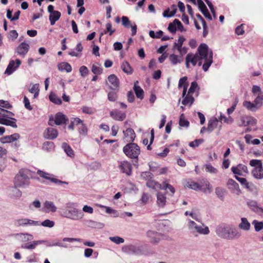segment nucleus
Segmentation results:
<instances>
[{
  "label": "nucleus",
  "mask_w": 263,
  "mask_h": 263,
  "mask_svg": "<svg viewBox=\"0 0 263 263\" xmlns=\"http://www.w3.org/2000/svg\"><path fill=\"white\" fill-rule=\"evenodd\" d=\"M235 33L238 35L244 34L245 30L243 29V24H241L236 27L235 29Z\"/></svg>",
  "instance_id": "774afa93"
},
{
  "label": "nucleus",
  "mask_w": 263,
  "mask_h": 263,
  "mask_svg": "<svg viewBox=\"0 0 263 263\" xmlns=\"http://www.w3.org/2000/svg\"><path fill=\"white\" fill-rule=\"evenodd\" d=\"M194 232H197L199 234H208L210 232L208 227L203 228L202 226H197L196 227V229Z\"/></svg>",
  "instance_id": "a19ab883"
},
{
  "label": "nucleus",
  "mask_w": 263,
  "mask_h": 263,
  "mask_svg": "<svg viewBox=\"0 0 263 263\" xmlns=\"http://www.w3.org/2000/svg\"><path fill=\"white\" fill-rule=\"evenodd\" d=\"M30 174V172L29 170L23 168L19 171L18 173L15 176H19L21 178H23L24 180L30 182L29 177Z\"/></svg>",
  "instance_id": "4be33fe9"
},
{
  "label": "nucleus",
  "mask_w": 263,
  "mask_h": 263,
  "mask_svg": "<svg viewBox=\"0 0 263 263\" xmlns=\"http://www.w3.org/2000/svg\"><path fill=\"white\" fill-rule=\"evenodd\" d=\"M78 132L80 134L83 136H85L87 134V128L84 123L78 127Z\"/></svg>",
  "instance_id": "8fccbe9b"
},
{
  "label": "nucleus",
  "mask_w": 263,
  "mask_h": 263,
  "mask_svg": "<svg viewBox=\"0 0 263 263\" xmlns=\"http://www.w3.org/2000/svg\"><path fill=\"white\" fill-rule=\"evenodd\" d=\"M58 135V130L52 127L47 128L44 133V137L45 139L53 140L55 139Z\"/></svg>",
  "instance_id": "ddd939ff"
},
{
  "label": "nucleus",
  "mask_w": 263,
  "mask_h": 263,
  "mask_svg": "<svg viewBox=\"0 0 263 263\" xmlns=\"http://www.w3.org/2000/svg\"><path fill=\"white\" fill-rule=\"evenodd\" d=\"M198 53H188L186 58H189V62L195 66L198 61L204 60L205 62L202 65V69L206 71L213 62V52L210 50L205 44H201L198 48Z\"/></svg>",
  "instance_id": "f257e3e1"
},
{
  "label": "nucleus",
  "mask_w": 263,
  "mask_h": 263,
  "mask_svg": "<svg viewBox=\"0 0 263 263\" xmlns=\"http://www.w3.org/2000/svg\"><path fill=\"white\" fill-rule=\"evenodd\" d=\"M228 185L230 186V189H234L238 193L240 192L239 184L234 180L229 179L228 181Z\"/></svg>",
  "instance_id": "2f4dec72"
},
{
  "label": "nucleus",
  "mask_w": 263,
  "mask_h": 263,
  "mask_svg": "<svg viewBox=\"0 0 263 263\" xmlns=\"http://www.w3.org/2000/svg\"><path fill=\"white\" fill-rule=\"evenodd\" d=\"M91 71L96 75L100 74L102 72V68L93 64L92 66Z\"/></svg>",
  "instance_id": "5fc2aeb1"
},
{
  "label": "nucleus",
  "mask_w": 263,
  "mask_h": 263,
  "mask_svg": "<svg viewBox=\"0 0 263 263\" xmlns=\"http://www.w3.org/2000/svg\"><path fill=\"white\" fill-rule=\"evenodd\" d=\"M157 202L159 206L163 207L166 203V197L162 193L159 192L157 195Z\"/></svg>",
  "instance_id": "a878e982"
},
{
  "label": "nucleus",
  "mask_w": 263,
  "mask_h": 263,
  "mask_svg": "<svg viewBox=\"0 0 263 263\" xmlns=\"http://www.w3.org/2000/svg\"><path fill=\"white\" fill-rule=\"evenodd\" d=\"M43 242H44V241L42 240H34L31 243H25L24 245H22L21 247L23 249H34L35 248L36 246L42 244Z\"/></svg>",
  "instance_id": "393cba45"
},
{
  "label": "nucleus",
  "mask_w": 263,
  "mask_h": 263,
  "mask_svg": "<svg viewBox=\"0 0 263 263\" xmlns=\"http://www.w3.org/2000/svg\"><path fill=\"white\" fill-rule=\"evenodd\" d=\"M175 14V12L174 11H170V9L168 8L163 13V16L165 17H171Z\"/></svg>",
  "instance_id": "680f3d73"
},
{
  "label": "nucleus",
  "mask_w": 263,
  "mask_h": 263,
  "mask_svg": "<svg viewBox=\"0 0 263 263\" xmlns=\"http://www.w3.org/2000/svg\"><path fill=\"white\" fill-rule=\"evenodd\" d=\"M216 233L219 236L228 239L239 238L241 235L237 229L230 227L220 226L217 228Z\"/></svg>",
  "instance_id": "f03ea898"
},
{
  "label": "nucleus",
  "mask_w": 263,
  "mask_h": 263,
  "mask_svg": "<svg viewBox=\"0 0 263 263\" xmlns=\"http://www.w3.org/2000/svg\"><path fill=\"white\" fill-rule=\"evenodd\" d=\"M256 106L259 108L263 104V92H260L258 93L257 97L254 101Z\"/></svg>",
  "instance_id": "e433bc0d"
},
{
  "label": "nucleus",
  "mask_w": 263,
  "mask_h": 263,
  "mask_svg": "<svg viewBox=\"0 0 263 263\" xmlns=\"http://www.w3.org/2000/svg\"><path fill=\"white\" fill-rule=\"evenodd\" d=\"M225 192V190L223 189L220 187H217L215 189L216 194L221 200L223 199Z\"/></svg>",
  "instance_id": "49530a36"
},
{
  "label": "nucleus",
  "mask_w": 263,
  "mask_h": 263,
  "mask_svg": "<svg viewBox=\"0 0 263 263\" xmlns=\"http://www.w3.org/2000/svg\"><path fill=\"white\" fill-rule=\"evenodd\" d=\"M30 182L24 180L23 178H21L19 176H15L14 180V187H20L25 185H29Z\"/></svg>",
  "instance_id": "a211bd4d"
},
{
  "label": "nucleus",
  "mask_w": 263,
  "mask_h": 263,
  "mask_svg": "<svg viewBox=\"0 0 263 263\" xmlns=\"http://www.w3.org/2000/svg\"><path fill=\"white\" fill-rule=\"evenodd\" d=\"M108 80L110 83V88L114 90H118L120 85V81L118 77L114 74L108 77Z\"/></svg>",
  "instance_id": "f8f14e48"
},
{
  "label": "nucleus",
  "mask_w": 263,
  "mask_h": 263,
  "mask_svg": "<svg viewBox=\"0 0 263 263\" xmlns=\"http://www.w3.org/2000/svg\"><path fill=\"white\" fill-rule=\"evenodd\" d=\"M68 214L67 217L73 220H79L82 219L84 216L83 212L76 208L69 210Z\"/></svg>",
  "instance_id": "9b49d317"
},
{
  "label": "nucleus",
  "mask_w": 263,
  "mask_h": 263,
  "mask_svg": "<svg viewBox=\"0 0 263 263\" xmlns=\"http://www.w3.org/2000/svg\"><path fill=\"white\" fill-rule=\"evenodd\" d=\"M49 98L50 101L55 104L60 105L62 103L61 99L54 93H51L49 96Z\"/></svg>",
  "instance_id": "4c0bfd02"
},
{
  "label": "nucleus",
  "mask_w": 263,
  "mask_h": 263,
  "mask_svg": "<svg viewBox=\"0 0 263 263\" xmlns=\"http://www.w3.org/2000/svg\"><path fill=\"white\" fill-rule=\"evenodd\" d=\"M110 115L114 120L120 121H123L126 118V114L118 110L110 111Z\"/></svg>",
  "instance_id": "dca6fc26"
},
{
  "label": "nucleus",
  "mask_w": 263,
  "mask_h": 263,
  "mask_svg": "<svg viewBox=\"0 0 263 263\" xmlns=\"http://www.w3.org/2000/svg\"><path fill=\"white\" fill-rule=\"evenodd\" d=\"M252 224L254 226L255 230L256 232H259L263 229V222L258 221L256 220H254L252 222Z\"/></svg>",
  "instance_id": "de8ad7c7"
},
{
  "label": "nucleus",
  "mask_w": 263,
  "mask_h": 263,
  "mask_svg": "<svg viewBox=\"0 0 263 263\" xmlns=\"http://www.w3.org/2000/svg\"><path fill=\"white\" fill-rule=\"evenodd\" d=\"M107 99L109 101L115 102L118 99V94L114 91H109L107 94Z\"/></svg>",
  "instance_id": "c03bdc74"
},
{
  "label": "nucleus",
  "mask_w": 263,
  "mask_h": 263,
  "mask_svg": "<svg viewBox=\"0 0 263 263\" xmlns=\"http://www.w3.org/2000/svg\"><path fill=\"white\" fill-rule=\"evenodd\" d=\"M105 208V211L108 214H112L115 217H118L119 215V213L117 211L114 209H111L108 206H104Z\"/></svg>",
  "instance_id": "0e129e2a"
},
{
  "label": "nucleus",
  "mask_w": 263,
  "mask_h": 263,
  "mask_svg": "<svg viewBox=\"0 0 263 263\" xmlns=\"http://www.w3.org/2000/svg\"><path fill=\"white\" fill-rule=\"evenodd\" d=\"M189 124V122L185 119L184 114H181L179 119V125L182 127H188Z\"/></svg>",
  "instance_id": "a18cd8bd"
},
{
  "label": "nucleus",
  "mask_w": 263,
  "mask_h": 263,
  "mask_svg": "<svg viewBox=\"0 0 263 263\" xmlns=\"http://www.w3.org/2000/svg\"><path fill=\"white\" fill-rule=\"evenodd\" d=\"M205 171L210 173L216 174L217 172L216 168L214 167L211 164H206L205 166Z\"/></svg>",
  "instance_id": "4d7b16f0"
},
{
  "label": "nucleus",
  "mask_w": 263,
  "mask_h": 263,
  "mask_svg": "<svg viewBox=\"0 0 263 263\" xmlns=\"http://www.w3.org/2000/svg\"><path fill=\"white\" fill-rule=\"evenodd\" d=\"M18 223L20 226H25L27 224H36L37 222L28 219H21L18 220Z\"/></svg>",
  "instance_id": "ea45409f"
},
{
  "label": "nucleus",
  "mask_w": 263,
  "mask_h": 263,
  "mask_svg": "<svg viewBox=\"0 0 263 263\" xmlns=\"http://www.w3.org/2000/svg\"><path fill=\"white\" fill-rule=\"evenodd\" d=\"M253 176L257 179H263V167L262 165L256 167L252 171Z\"/></svg>",
  "instance_id": "f3484780"
},
{
  "label": "nucleus",
  "mask_w": 263,
  "mask_h": 263,
  "mask_svg": "<svg viewBox=\"0 0 263 263\" xmlns=\"http://www.w3.org/2000/svg\"><path fill=\"white\" fill-rule=\"evenodd\" d=\"M255 119L251 117H242L240 119V125L246 126L249 125H253L255 123Z\"/></svg>",
  "instance_id": "412c9836"
},
{
  "label": "nucleus",
  "mask_w": 263,
  "mask_h": 263,
  "mask_svg": "<svg viewBox=\"0 0 263 263\" xmlns=\"http://www.w3.org/2000/svg\"><path fill=\"white\" fill-rule=\"evenodd\" d=\"M194 101V97L188 93L184 99L182 100V104L184 105H189L191 106L193 103Z\"/></svg>",
  "instance_id": "72a5a7b5"
},
{
  "label": "nucleus",
  "mask_w": 263,
  "mask_h": 263,
  "mask_svg": "<svg viewBox=\"0 0 263 263\" xmlns=\"http://www.w3.org/2000/svg\"><path fill=\"white\" fill-rule=\"evenodd\" d=\"M124 138L127 142H133L135 138L136 134L133 129L131 128H127L125 131H123Z\"/></svg>",
  "instance_id": "2eb2a0df"
},
{
  "label": "nucleus",
  "mask_w": 263,
  "mask_h": 263,
  "mask_svg": "<svg viewBox=\"0 0 263 263\" xmlns=\"http://www.w3.org/2000/svg\"><path fill=\"white\" fill-rule=\"evenodd\" d=\"M116 31V30L115 29L112 28V25L110 23H107L106 24V29L104 31V33H101V36H102L104 34H107L108 33L110 36L112 35V34ZM101 37L100 39H101Z\"/></svg>",
  "instance_id": "473e14b6"
},
{
  "label": "nucleus",
  "mask_w": 263,
  "mask_h": 263,
  "mask_svg": "<svg viewBox=\"0 0 263 263\" xmlns=\"http://www.w3.org/2000/svg\"><path fill=\"white\" fill-rule=\"evenodd\" d=\"M42 225L44 227L52 228L54 225V222L49 219H46L42 222Z\"/></svg>",
  "instance_id": "69168bd1"
},
{
  "label": "nucleus",
  "mask_w": 263,
  "mask_h": 263,
  "mask_svg": "<svg viewBox=\"0 0 263 263\" xmlns=\"http://www.w3.org/2000/svg\"><path fill=\"white\" fill-rule=\"evenodd\" d=\"M122 20V25L126 28H128L130 27L131 25V22L129 20L128 17L125 16H123L121 17Z\"/></svg>",
  "instance_id": "09e8293b"
},
{
  "label": "nucleus",
  "mask_w": 263,
  "mask_h": 263,
  "mask_svg": "<svg viewBox=\"0 0 263 263\" xmlns=\"http://www.w3.org/2000/svg\"><path fill=\"white\" fill-rule=\"evenodd\" d=\"M44 206L48 210V212H55L57 209L53 202L49 201H46L44 203Z\"/></svg>",
  "instance_id": "f704fd0d"
},
{
  "label": "nucleus",
  "mask_w": 263,
  "mask_h": 263,
  "mask_svg": "<svg viewBox=\"0 0 263 263\" xmlns=\"http://www.w3.org/2000/svg\"><path fill=\"white\" fill-rule=\"evenodd\" d=\"M218 120L216 118L212 119L208 122V127L206 128L207 130L211 132H212L217 126Z\"/></svg>",
  "instance_id": "c756f323"
},
{
  "label": "nucleus",
  "mask_w": 263,
  "mask_h": 263,
  "mask_svg": "<svg viewBox=\"0 0 263 263\" xmlns=\"http://www.w3.org/2000/svg\"><path fill=\"white\" fill-rule=\"evenodd\" d=\"M235 178L237 180H238L242 185H244L245 187L249 190H251L250 186V183L247 181V179L245 178H240L238 177L237 176H235Z\"/></svg>",
  "instance_id": "58836bf2"
},
{
  "label": "nucleus",
  "mask_w": 263,
  "mask_h": 263,
  "mask_svg": "<svg viewBox=\"0 0 263 263\" xmlns=\"http://www.w3.org/2000/svg\"><path fill=\"white\" fill-rule=\"evenodd\" d=\"M20 138V135L18 134L15 133L11 135L4 137L2 139V141L3 143H11L17 140Z\"/></svg>",
  "instance_id": "aec40b11"
},
{
  "label": "nucleus",
  "mask_w": 263,
  "mask_h": 263,
  "mask_svg": "<svg viewBox=\"0 0 263 263\" xmlns=\"http://www.w3.org/2000/svg\"><path fill=\"white\" fill-rule=\"evenodd\" d=\"M163 34V32L161 30H159L156 32L154 31L151 30L149 32V36L153 39H160Z\"/></svg>",
  "instance_id": "37998d69"
},
{
  "label": "nucleus",
  "mask_w": 263,
  "mask_h": 263,
  "mask_svg": "<svg viewBox=\"0 0 263 263\" xmlns=\"http://www.w3.org/2000/svg\"><path fill=\"white\" fill-rule=\"evenodd\" d=\"M146 236L151 243L156 244L163 238L164 235L156 231L149 230L146 233Z\"/></svg>",
  "instance_id": "423d86ee"
},
{
  "label": "nucleus",
  "mask_w": 263,
  "mask_h": 263,
  "mask_svg": "<svg viewBox=\"0 0 263 263\" xmlns=\"http://www.w3.org/2000/svg\"><path fill=\"white\" fill-rule=\"evenodd\" d=\"M59 70H65L67 72H70L72 71V67L71 65L67 62H62L58 65Z\"/></svg>",
  "instance_id": "cd10ccee"
},
{
  "label": "nucleus",
  "mask_w": 263,
  "mask_h": 263,
  "mask_svg": "<svg viewBox=\"0 0 263 263\" xmlns=\"http://www.w3.org/2000/svg\"><path fill=\"white\" fill-rule=\"evenodd\" d=\"M186 186L195 191H201L204 193H211L212 191L210 184L208 181L205 183V186H203L192 180H190L187 181Z\"/></svg>",
  "instance_id": "20e7f679"
},
{
  "label": "nucleus",
  "mask_w": 263,
  "mask_h": 263,
  "mask_svg": "<svg viewBox=\"0 0 263 263\" xmlns=\"http://www.w3.org/2000/svg\"><path fill=\"white\" fill-rule=\"evenodd\" d=\"M241 223L239 225V227L244 230L248 231L250 228V223L248 222L246 218H241Z\"/></svg>",
  "instance_id": "7c9ffc66"
},
{
  "label": "nucleus",
  "mask_w": 263,
  "mask_h": 263,
  "mask_svg": "<svg viewBox=\"0 0 263 263\" xmlns=\"http://www.w3.org/2000/svg\"><path fill=\"white\" fill-rule=\"evenodd\" d=\"M203 142V139H196L194 141L191 142L189 143V145H190V146L194 148V147L198 146Z\"/></svg>",
  "instance_id": "6e6d98bb"
},
{
  "label": "nucleus",
  "mask_w": 263,
  "mask_h": 263,
  "mask_svg": "<svg viewBox=\"0 0 263 263\" xmlns=\"http://www.w3.org/2000/svg\"><path fill=\"white\" fill-rule=\"evenodd\" d=\"M169 60L173 65H176L178 63H180L178 56L174 54H172L170 55Z\"/></svg>",
  "instance_id": "bf43d9fd"
},
{
  "label": "nucleus",
  "mask_w": 263,
  "mask_h": 263,
  "mask_svg": "<svg viewBox=\"0 0 263 263\" xmlns=\"http://www.w3.org/2000/svg\"><path fill=\"white\" fill-rule=\"evenodd\" d=\"M37 174L42 178L50 180L51 182L57 184L62 185L63 184H68V183L66 181H63L59 180L57 178H53L52 175H51L48 173L43 172L41 170L37 171Z\"/></svg>",
  "instance_id": "39448f33"
},
{
  "label": "nucleus",
  "mask_w": 263,
  "mask_h": 263,
  "mask_svg": "<svg viewBox=\"0 0 263 263\" xmlns=\"http://www.w3.org/2000/svg\"><path fill=\"white\" fill-rule=\"evenodd\" d=\"M119 168L123 173L127 176H130L132 172V166L130 162L127 161H123L120 162Z\"/></svg>",
  "instance_id": "1a4fd4ad"
},
{
  "label": "nucleus",
  "mask_w": 263,
  "mask_h": 263,
  "mask_svg": "<svg viewBox=\"0 0 263 263\" xmlns=\"http://www.w3.org/2000/svg\"><path fill=\"white\" fill-rule=\"evenodd\" d=\"M162 189L164 190L168 189L171 192L172 195H173L175 192V188L172 185L165 182H163V186Z\"/></svg>",
  "instance_id": "864d4df0"
},
{
  "label": "nucleus",
  "mask_w": 263,
  "mask_h": 263,
  "mask_svg": "<svg viewBox=\"0 0 263 263\" xmlns=\"http://www.w3.org/2000/svg\"><path fill=\"white\" fill-rule=\"evenodd\" d=\"M250 165L252 167H259L262 165V163L260 160L256 159H252L250 161Z\"/></svg>",
  "instance_id": "e2e57ef3"
},
{
  "label": "nucleus",
  "mask_w": 263,
  "mask_h": 263,
  "mask_svg": "<svg viewBox=\"0 0 263 263\" xmlns=\"http://www.w3.org/2000/svg\"><path fill=\"white\" fill-rule=\"evenodd\" d=\"M82 110L83 113L87 114L88 115H92L94 112V111L92 108L86 106H82Z\"/></svg>",
  "instance_id": "052dcab7"
},
{
  "label": "nucleus",
  "mask_w": 263,
  "mask_h": 263,
  "mask_svg": "<svg viewBox=\"0 0 263 263\" xmlns=\"http://www.w3.org/2000/svg\"><path fill=\"white\" fill-rule=\"evenodd\" d=\"M79 71L81 76L83 77H85L88 74L89 70L86 66H82L79 68Z\"/></svg>",
  "instance_id": "3c124183"
},
{
  "label": "nucleus",
  "mask_w": 263,
  "mask_h": 263,
  "mask_svg": "<svg viewBox=\"0 0 263 263\" xmlns=\"http://www.w3.org/2000/svg\"><path fill=\"white\" fill-rule=\"evenodd\" d=\"M62 147L64 148L65 152L68 156L70 157H73L74 156V152L71 147L66 143H63Z\"/></svg>",
  "instance_id": "c9c22d12"
},
{
  "label": "nucleus",
  "mask_w": 263,
  "mask_h": 263,
  "mask_svg": "<svg viewBox=\"0 0 263 263\" xmlns=\"http://www.w3.org/2000/svg\"><path fill=\"white\" fill-rule=\"evenodd\" d=\"M198 87V84L196 81L191 83V86L189 89L188 93L191 94L195 92Z\"/></svg>",
  "instance_id": "338daca9"
},
{
  "label": "nucleus",
  "mask_w": 263,
  "mask_h": 263,
  "mask_svg": "<svg viewBox=\"0 0 263 263\" xmlns=\"http://www.w3.org/2000/svg\"><path fill=\"white\" fill-rule=\"evenodd\" d=\"M61 15V13L59 11H55L50 14L49 19L51 25H54L55 22L59 20Z\"/></svg>",
  "instance_id": "5701e85b"
},
{
  "label": "nucleus",
  "mask_w": 263,
  "mask_h": 263,
  "mask_svg": "<svg viewBox=\"0 0 263 263\" xmlns=\"http://www.w3.org/2000/svg\"><path fill=\"white\" fill-rule=\"evenodd\" d=\"M184 41L185 38L183 36H180L178 39V43H175L174 44V46L177 47L180 52H181L182 46Z\"/></svg>",
  "instance_id": "79ce46f5"
},
{
  "label": "nucleus",
  "mask_w": 263,
  "mask_h": 263,
  "mask_svg": "<svg viewBox=\"0 0 263 263\" xmlns=\"http://www.w3.org/2000/svg\"><path fill=\"white\" fill-rule=\"evenodd\" d=\"M158 183L153 180L149 179L146 182V185L147 187L152 189H155L157 186ZM160 186V184H159Z\"/></svg>",
  "instance_id": "13d9d810"
},
{
  "label": "nucleus",
  "mask_w": 263,
  "mask_h": 263,
  "mask_svg": "<svg viewBox=\"0 0 263 263\" xmlns=\"http://www.w3.org/2000/svg\"><path fill=\"white\" fill-rule=\"evenodd\" d=\"M109 239L116 244H120L124 242V239L118 236L110 237Z\"/></svg>",
  "instance_id": "603ef678"
},
{
  "label": "nucleus",
  "mask_w": 263,
  "mask_h": 263,
  "mask_svg": "<svg viewBox=\"0 0 263 263\" xmlns=\"http://www.w3.org/2000/svg\"><path fill=\"white\" fill-rule=\"evenodd\" d=\"M121 69L126 73L130 74L133 73V70L130 64L126 61H124L121 65Z\"/></svg>",
  "instance_id": "c85d7f7f"
},
{
  "label": "nucleus",
  "mask_w": 263,
  "mask_h": 263,
  "mask_svg": "<svg viewBox=\"0 0 263 263\" xmlns=\"http://www.w3.org/2000/svg\"><path fill=\"white\" fill-rule=\"evenodd\" d=\"M123 151L125 155L130 159H138L140 154V147L133 142L125 145L123 147Z\"/></svg>",
  "instance_id": "7ed1b4c3"
},
{
  "label": "nucleus",
  "mask_w": 263,
  "mask_h": 263,
  "mask_svg": "<svg viewBox=\"0 0 263 263\" xmlns=\"http://www.w3.org/2000/svg\"><path fill=\"white\" fill-rule=\"evenodd\" d=\"M67 121L66 116L61 112H58L55 116L54 120L50 118L48 122L49 125L53 126L54 124L60 125L65 124Z\"/></svg>",
  "instance_id": "0eeeda50"
},
{
  "label": "nucleus",
  "mask_w": 263,
  "mask_h": 263,
  "mask_svg": "<svg viewBox=\"0 0 263 263\" xmlns=\"http://www.w3.org/2000/svg\"><path fill=\"white\" fill-rule=\"evenodd\" d=\"M187 79V78L186 77H182L181 79H180V80L179 81L178 87L180 88V87H182V86L183 87V92H182V97H184L186 93V91H187V87H188V84L186 83Z\"/></svg>",
  "instance_id": "b1692460"
},
{
  "label": "nucleus",
  "mask_w": 263,
  "mask_h": 263,
  "mask_svg": "<svg viewBox=\"0 0 263 263\" xmlns=\"http://www.w3.org/2000/svg\"><path fill=\"white\" fill-rule=\"evenodd\" d=\"M28 44L24 42L21 43L16 48L15 52L19 55L24 57L29 50Z\"/></svg>",
  "instance_id": "9d476101"
},
{
  "label": "nucleus",
  "mask_w": 263,
  "mask_h": 263,
  "mask_svg": "<svg viewBox=\"0 0 263 263\" xmlns=\"http://www.w3.org/2000/svg\"><path fill=\"white\" fill-rule=\"evenodd\" d=\"M138 83L139 82L138 81L134 83V86L133 89L135 92L136 97L142 100L144 98V91L140 86L137 85V84H138Z\"/></svg>",
  "instance_id": "6ab92c4d"
},
{
  "label": "nucleus",
  "mask_w": 263,
  "mask_h": 263,
  "mask_svg": "<svg viewBox=\"0 0 263 263\" xmlns=\"http://www.w3.org/2000/svg\"><path fill=\"white\" fill-rule=\"evenodd\" d=\"M243 106L246 107L248 110L252 111H255L258 109L255 103H252L250 101H245L243 102Z\"/></svg>",
  "instance_id": "bb28decb"
},
{
  "label": "nucleus",
  "mask_w": 263,
  "mask_h": 263,
  "mask_svg": "<svg viewBox=\"0 0 263 263\" xmlns=\"http://www.w3.org/2000/svg\"><path fill=\"white\" fill-rule=\"evenodd\" d=\"M21 61L19 59H16L15 61L11 60L10 61L5 73L7 75L11 74L21 65Z\"/></svg>",
  "instance_id": "6e6552de"
},
{
  "label": "nucleus",
  "mask_w": 263,
  "mask_h": 263,
  "mask_svg": "<svg viewBox=\"0 0 263 263\" xmlns=\"http://www.w3.org/2000/svg\"><path fill=\"white\" fill-rule=\"evenodd\" d=\"M16 121V119L15 118H7V117H3L0 116V124L16 128L17 126Z\"/></svg>",
  "instance_id": "4468645a"
}]
</instances>
